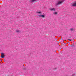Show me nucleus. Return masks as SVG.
Returning <instances> with one entry per match:
<instances>
[{"label":"nucleus","mask_w":76,"mask_h":76,"mask_svg":"<svg viewBox=\"0 0 76 76\" xmlns=\"http://www.w3.org/2000/svg\"><path fill=\"white\" fill-rule=\"evenodd\" d=\"M55 15H57V12H55Z\"/></svg>","instance_id":"obj_10"},{"label":"nucleus","mask_w":76,"mask_h":76,"mask_svg":"<svg viewBox=\"0 0 76 76\" xmlns=\"http://www.w3.org/2000/svg\"><path fill=\"white\" fill-rule=\"evenodd\" d=\"M23 69L24 70H26V68H23Z\"/></svg>","instance_id":"obj_12"},{"label":"nucleus","mask_w":76,"mask_h":76,"mask_svg":"<svg viewBox=\"0 0 76 76\" xmlns=\"http://www.w3.org/2000/svg\"><path fill=\"white\" fill-rule=\"evenodd\" d=\"M70 30L72 31H73V28H70Z\"/></svg>","instance_id":"obj_8"},{"label":"nucleus","mask_w":76,"mask_h":76,"mask_svg":"<svg viewBox=\"0 0 76 76\" xmlns=\"http://www.w3.org/2000/svg\"><path fill=\"white\" fill-rule=\"evenodd\" d=\"M50 10L51 11H55L56 10V9L55 8H50Z\"/></svg>","instance_id":"obj_4"},{"label":"nucleus","mask_w":76,"mask_h":76,"mask_svg":"<svg viewBox=\"0 0 76 76\" xmlns=\"http://www.w3.org/2000/svg\"><path fill=\"white\" fill-rule=\"evenodd\" d=\"M16 32H19V30H16Z\"/></svg>","instance_id":"obj_9"},{"label":"nucleus","mask_w":76,"mask_h":76,"mask_svg":"<svg viewBox=\"0 0 76 76\" xmlns=\"http://www.w3.org/2000/svg\"><path fill=\"white\" fill-rule=\"evenodd\" d=\"M74 47L73 44H72L70 46V47Z\"/></svg>","instance_id":"obj_7"},{"label":"nucleus","mask_w":76,"mask_h":76,"mask_svg":"<svg viewBox=\"0 0 76 76\" xmlns=\"http://www.w3.org/2000/svg\"><path fill=\"white\" fill-rule=\"evenodd\" d=\"M75 76V75H74V74L72 75V76Z\"/></svg>","instance_id":"obj_14"},{"label":"nucleus","mask_w":76,"mask_h":76,"mask_svg":"<svg viewBox=\"0 0 76 76\" xmlns=\"http://www.w3.org/2000/svg\"><path fill=\"white\" fill-rule=\"evenodd\" d=\"M35 1H36V0H30L31 2H34Z\"/></svg>","instance_id":"obj_6"},{"label":"nucleus","mask_w":76,"mask_h":76,"mask_svg":"<svg viewBox=\"0 0 76 76\" xmlns=\"http://www.w3.org/2000/svg\"><path fill=\"white\" fill-rule=\"evenodd\" d=\"M72 6H73L74 7L76 6V2H75L74 4H73L72 5Z\"/></svg>","instance_id":"obj_5"},{"label":"nucleus","mask_w":76,"mask_h":76,"mask_svg":"<svg viewBox=\"0 0 76 76\" xmlns=\"http://www.w3.org/2000/svg\"><path fill=\"white\" fill-rule=\"evenodd\" d=\"M41 13V12H37V13Z\"/></svg>","instance_id":"obj_11"},{"label":"nucleus","mask_w":76,"mask_h":76,"mask_svg":"<svg viewBox=\"0 0 76 76\" xmlns=\"http://www.w3.org/2000/svg\"><path fill=\"white\" fill-rule=\"evenodd\" d=\"M68 40H69V41H72V40L70 39H68Z\"/></svg>","instance_id":"obj_13"},{"label":"nucleus","mask_w":76,"mask_h":76,"mask_svg":"<svg viewBox=\"0 0 76 76\" xmlns=\"http://www.w3.org/2000/svg\"><path fill=\"white\" fill-rule=\"evenodd\" d=\"M38 16H39V17H42V18H44L45 17V15H38Z\"/></svg>","instance_id":"obj_3"},{"label":"nucleus","mask_w":76,"mask_h":76,"mask_svg":"<svg viewBox=\"0 0 76 76\" xmlns=\"http://www.w3.org/2000/svg\"><path fill=\"white\" fill-rule=\"evenodd\" d=\"M56 69V68H55V69Z\"/></svg>","instance_id":"obj_15"},{"label":"nucleus","mask_w":76,"mask_h":76,"mask_svg":"<svg viewBox=\"0 0 76 76\" xmlns=\"http://www.w3.org/2000/svg\"><path fill=\"white\" fill-rule=\"evenodd\" d=\"M1 58H4V57H5V55H4L5 53H1Z\"/></svg>","instance_id":"obj_2"},{"label":"nucleus","mask_w":76,"mask_h":76,"mask_svg":"<svg viewBox=\"0 0 76 76\" xmlns=\"http://www.w3.org/2000/svg\"><path fill=\"white\" fill-rule=\"evenodd\" d=\"M64 1V0H59V1H58V3L56 4V6H58V5L61 4Z\"/></svg>","instance_id":"obj_1"}]
</instances>
